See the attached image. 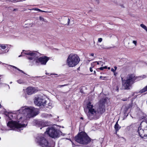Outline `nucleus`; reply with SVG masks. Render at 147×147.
Here are the masks:
<instances>
[{"mask_svg":"<svg viewBox=\"0 0 147 147\" xmlns=\"http://www.w3.org/2000/svg\"><path fill=\"white\" fill-rule=\"evenodd\" d=\"M42 117L45 118H49L52 117L51 114H47L45 113H43L42 115Z\"/></svg>","mask_w":147,"mask_h":147,"instance_id":"16","label":"nucleus"},{"mask_svg":"<svg viewBox=\"0 0 147 147\" xmlns=\"http://www.w3.org/2000/svg\"><path fill=\"white\" fill-rule=\"evenodd\" d=\"M99 69L101 70H103L104 69V67H100V68L97 69Z\"/></svg>","mask_w":147,"mask_h":147,"instance_id":"30","label":"nucleus"},{"mask_svg":"<svg viewBox=\"0 0 147 147\" xmlns=\"http://www.w3.org/2000/svg\"><path fill=\"white\" fill-rule=\"evenodd\" d=\"M1 140V138H0V140Z\"/></svg>","mask_w":147,"mask_h":147,"instance_id":"49","label":"nucleus"},{"mask_svg":"<svg viewBox=\"0 0 147 147\" xmlns=\"http://www.w3.org/2000/svg\"><path fill=\"white\" fill-rule=\"evenodd\" d=\"M17 10H18L17 9H14L13 10V11H17Z\"/></svg>","mask_w":147,"mask_h":147,"instance_id":"36","label":"nucleus"},{"mask_svg":"<svg viewBox=\"0 0 147 147\" xmlns=\"http://www.w3.org/2000/svg\"><path fill=\"white\" fill-rule=\"evenodd\" d=\"M28 9L30 10H35V11H39L43 12H48L47 11H45L41 10L40 9L37 8H32V9Z\"/></svg>","mask_w":147,"mask_h":147,"instance_id":"17","label":"nucleus"},{"mask_svg":"<svg viewBox=\"0 0 147 147\" xmlns=\"http://www.w3.org/2000/svg\"><path fill=\"white\" fill-rule=\"evenodd\" d=\"M127 100V98H123L122 99V100L123 101H126Z\"/></svg>","mask_w":147,"mask_h":147,"instance_id":"34","label":"nucleus"},{"mask_svg":"<svg viewBox=\"0 0 147 147\" xmlns=\"http://www.w3.org/2000/svg\"><path fill=\"white\" fill-rule=\"evenodd\" d=\"M111 71H113L114 73L115 72V70H114L113 68H112L111 69Z\"/></svg>","mask_w":147,"mask_h":147,"instance_id":"32","label":"nucleus"},{"mask_svg":"<svg viewBox=\"0 0 147 147\" xmlns=\"http://www.w3.org/2000/svg\"><path fill=\"white\" fill-rule=\"evenodd\" d=\"M14 117H15V115H15V114H14Z\"/></svg>","mask_w":147,"mask_h":147,"instance_id":"45","label":"nucleus"},{"mask_svg":"<svg viewBox=\"0 0 147 147\" xmlns=\"http://www.w3.org/2000/svg\"><path fill=\"white\" fill-rule=\"evenodd\" d=\"M80 61V59L76 54L71 53L68 56L67 64L69 67H73L77 65Z\"/></svg>","mask_w":147,"mask_h":147,"instance_id":"7","label":"nucleus"},{"mask_svg":"<svg viewBox=\"0 0 147 147\" xmlns=\"http://www.w3.org/2000/svg\"><path fill=\"white\" fill-rule=\"evenodd\" d=\"M147 91V85L141 90L139 92L140 93H143Z\"/></svg>","mask_w":147,"mask_h":147,"instance_id":"15","label":"nucleus"},{"mask_svg":"<svg viewBox=\"0 0 147 147\" xmlns=\"http://www.w3.org/2000/svg\"><path fill=\"white\" fill-rule=\"evenodd\" d=\"M70 22V20L69 18H68L67 21V25H69Z\"/></svg>","mask_w":147,"mask_h":147,"instance_id":"29","label":"nucleus"},{"mask_svg":"<svg viewBox=\"0 0 147 147\" xmlns=\"http://www.w3.org/2000/svg\"><path fill=\"white\" fill-rule=\"evenodd\" d=\"M0 64H1L3 66H6V65H8V66H9V65H8L7 64H5L3 63H2V62L1 61H0Z\"/></svg>","mask_w":147,"mask_h":147,"instance_id":"25","label":"nucleus"},{"mask_svg":"<svg viewBox=\"0 0 147 147\" xmlns=\"http://www.w3.org/2000/svg\"><path fill=\"white\" fill-rule=\"evenodd\" d=\"M143 78V77L141 76L136 77L133 74L128 75L126 80H123V78H121L122 88L123 89H129L131 84L134 81H139L142 79Z\"/></svg>","mask_w":147,"mask_h":147,"instance_id":"4","label":"nucleus"},{"mask_svg":"<svg viewBox=\"0 0 147 147\" xmlns=\"http://www.w3.org/2000/svg\"><path fill=\"white\" fill-rule=\"evenodd\" d=\"M108 69H110V67H108Z\"/></svg>","mask_w":147,"mask_h":147,"instance_id":"43","label":"nucleus"},{"mask_svg":"<svg viewBox=\"0 0 147 147\" xmlns=\"http://www.w3.org/2000/svg\"><path fill=\"white\" fill-rule=\"evenodd\" d=\"M114 75L115 76H116L117 73L115 72H114Z\"/></svg>","mask_w":147,"mask_h":147,"instance_id":"38","label":"nucleus"},{"mask_svg":"<svg viewBox=\"0 0 147 147\" xmlns=\"http://www.w3.org/2000/svg\"><path fill=\"white\" fill-rule=\"evenodd\" d=\"M115 128L116 131H117L120 128L118 123L117 122L115 125Z\"/></svg>","mask_w":147,"mask_h":147,"instance_id":"18","label":"nucleus"},{"mask_svg":"<svg viewBox=\"0 0 147 147\" xmlns=\"http://www.w3.org/2000/svg\"><path fill=\"white\" fill-rule=\"evenodd\" d=\"M106 100L102 99L100 101V104L98 107L96 109L95 107L90 102L88 103L84 109L88 119L90 120L98 119L100 114L105 111V103Z\"/></svg>","mask_w":147,"mask_h":147,"instance_id":"2","label":"nucleus"},{"mask_svg":"<svg viewBox=\"0 0 147 147\" xmlns=\"http://www.w3.org/2000/svg\"><path fill=\"white\" fill-rule=\"evenodd\" d=\"M39 20L40 21H43V22H45V20L44 18L41 16H40L39 17Z\"/></svg>","mask_w":147,"mask_h":147,"instance_id":"23","label":"nucleus"},{"mask_svg":"<svg viewBox=\"0 0 147 147\" xmlns=\"http://www.w3.org/2000/svg\"><path fill=\"white\" fill-rule=\"evenodd\" d=\"M140 125L138 127V134L142 138L146 139L147 138V129H142Z\"/></svg>","mask_w":147,"mask_h":147,"instance_id":"10","label":"nucleus"},{"mask_svg":"<svg viewBox=\"0 0 147 147\" xmlns=\"http://www.w3.org/2000/svg\"><path fill=\"white\" fill-rule=\"evenodd\" d=\"M21 56H22L21 55H20L19 56V57H21Z\"/></svg>","mask_w":147,"mask_h":147,"instance_id":"44","label":"nucleus"},{"mask_svg":"<svg viewBox=\"0 0 147 147\" xmlns=\"http://www.w3.org/2000/svg\"><path fill=\"white\" fill-rule=\"evenodd\" d=\"M114 68H115V69L114 70H115V71L116 70V69H117V67L116 66H115L114 67Z\"/></svg>","mask_w":147,"mask_h":147,"instance_id":"37","label":"nucleus"},{"mask_svg":"<svg viewBox=\"0 0 147 147\" xmlns=\"http://www.w3.org/2000/svg\"><path fill=\"white\" fill-rule=\"evenodd\" d=\"M68 85V84H64V85H59L58 86V87H59V88H61V87H63V86H67Z\"/></svg>","mask_w":147,"mask_h":147,"instance_id":"24","label":"nucleus"},{"mask_svg":"<svg viewBox=\"0 0 147 147\" xmlns=\"http://www.w3.org/2000/svg\"><path fill=\"white\" fill-rule=\"evenodd\" d=\"M92 68V67H90V70L91 72H92L93 71V69Z\"/></svg>","mask_w":147,"mask_h":147,"instance_id":"33","label":"nucleus"},{"mask_svg":"<svg viewBox=\"0 0 147 147\" xmlns=\"http://www.w3.org/2000/svg\"><path fill=\"white\" fill-rule=\"evenodd\" d=\"M106 78V77H103L102 76H100V79H101L102 78H104L102 79L103 80H104V78Z\"/></svg>","mask_w":147,"mask_h":147,"instance_id":"31","label":"nucleus"},{"mask_svg":"<svg viewBox=\"0 0 147 147\" xmlns=\"http://www.w3.org/2000/svg\"><path fill=\"white\" fill-rule=\"evenodd\" d=\"M37 123L39 125V127L41 126L42 127L46 126L48 125L47 123L44 122L43 121H40L38 122Z\"/></svg>","mask_w":147,"mask_h":147,"instance_id":"13","label":"nucleus"},{"mask_svg":"<svg viewBox=\"0 0 147 147\" xmlns=\"http://www.w3.org/2000/svg\"><path fill=\"white\" fill-rule=\"evenodd\" d=\"M140 26L145 30L147 32V27L145 25L143 24H141L140 25Z\"/></svg>","mask_w":147,"mask_h":147,"instance_id":"20","label":"nucleus"},{"mask_svg":"<svg viewBox=\"0 0 147 147\" xmlns=\"http://www.w3.org/2000/svg\"><path fill=\"white\" fill-rule=\"evenodd\" d=\"M0 119H1V117H0Z\"/></svg>","mask_w":147,"mask_h":147,"instance_id":"50","label":"nucleus"},{"mask_svg":"<svg viewBox=\"0 0 147 147\" xmlns=\"http://www.w3.org/2000/svg\"><path fill=\"white\" fill-rule=\"evenodd\" d=\"M51 75H57V74H51Z\"/></svg>","mask_w":147,"mask_h":147,"instance_id":"40","label":"nucleus"},{"mask_svg":"<svg viewBox=\"0 0 147 147\" xmlns=\"http://www.w3.org/2000/svg\"><path fill=\"white\" fill-rule=\"evenodd\" d=\"M12 83V82H10V83H11H11Z\"/></svg>","mask_w":147,"mask_h":147,"instance_id":"47","label":"nucleus"},{"mask_svg":"<svg viewBox=\"0 0 147 147\" xmlns=\"http://www.w3.org/2000/svg\"><path fill=\"white\" fill-rule=\"evenodd\" d=\"M96 63H97V64L98 65H99V64H100V63H101V61H100V62H97V61H96Z\"/></svg>","mask_w":147,"mask_h":147,"instance_id":"35","label":"nucleus"},{"mask_svg":"<svg viewBox=\"0 0 147 147\" xmlns=\"http://www.w3.org/2000/svg\"><path fill=\"white\" fill-rule=\"evenodd\" d=\"M46 100L41 97H36L35 98L34 102L35 104L38 106L45 105Z\"/></svg>","mask_w":147,"mask_h":147,"instance_id":"11","label":"nucleus"},{"mask_svg":"<svg viewBox=\"0 0 147 147\" xmlns=\"http://www.w3.org/2000/svg\"><path fill=\"white\" fill-rule=\"evenodd\" d=\"M104 67V69L107 68V67L106 66H105V67Z\"/></svg>","mask_w":147,"mask_h":147,"instance_id":"39","label":"nucleus"},{"mask_svg":"<svg viewBox=\"0 0 147 147\" xmlns=\"http://www.w3.org/2000/svg\"><path fill=\"white\" fill-rule=\"evenodd\" d=\"M18 112L21 114L24 115L26 117V119L33 117L39 113L38 109L32 107H23L21 108ZM3 113L6 116L8 117L11 120L7 123V126L10 128V130H14L19 131L18 129L22 127H25L27 125V120L26 119L24 121L22 120L23 117H20L18 120L17 121H14L12 119H13V115L11 113H7L6 111V110H3Z\"/></svg>","mask_w":147,"mask_h":147,"instance_id":"1","label":"nucleus"},{"mask_svg":"<svg viewBox=\"0 0 147 147\" xmlns=\"http://www.w3.org/2000/svg\"><path fill=\"white\" fill-rule=\"evenodd\" d=\"M42 127H40V129H42Z\"/></svg>","mask_w":147,"mask_h":147,"instance_id":"46","label":"nucleus"},{"mask_svg":"<svg viewBox=\"0 0 147 147\" xmlns=\"http://www.w3.org/2000/svg\"><path fill=\"white\" fill-rule=\"evenodd\" d=\"M9 66H11L15 69H17L18 70L21 71L22 73L25 74V73L24 72V71H22V70H20V69H19V68H18L17 67H16L15 66H14L13 65H9Z\"/></svg>","mask_w":147,"mask_h":147,"instance_id":"19","label":"nucleus"},{"mask_svg":"<svg viewBox=\"0 0 147 147\" xmlns=\"http://www.w3.org/2000/svg\"><path fill=\"white\" fill-rule=\"evenodd\" d=\"M8 44H0V54H4L8 52L11 47Z\"/></svg>","mask_w":147,"mask_h":147,"instance_id":"9","label":"nucleus"},{"mask_svg":"<svg viewBox=\"0 0 147 147\" xmlns=\"http://www.w3.org/2000/svg\"><path fill=\"white\" fill-rule=\"evenodd\" d=\"M102 38H99L98 39V41L99 42H101L102 41Z\"/></svg>","mask_w":147,"mask_h":147,"instance_id":"26","label":"nucleus"},{"mask_svg":"<svg viewBox=\"0 0 147 147\" xmlns=\"http://www.w3.org/2000/svg\"><path fill=\"white\" fill-rule=\"evenodd\" d=\"M43 134H39L36 138V141L39 145L42 147H53L55 145V143L53 141L49 142L45 138Z\"/></svg>","mask_w":147,"mask_h":147,"instance_id":"5","label":"nucleus"},{"mask_svg":"<svg viewBox=\"0 0 147 147\" xmlns=\"http://www.w3.org/2000/svg\"><path fill=\"white\" fill-rule=\"evenodd\" d=\"M80 119H83V117H81L80 118Z\"/></svg>","mask_w":147,"mask_h":147,"instance_id":"41","label":"nucleus"},{"mask_svg":"<svg viewBox=\"0 0 147 147\" xmlns=\"http://www.w3.org/2000/svg\"><path fill=\"white\" fill-rule=\"evenodd\" d=\"M37 91L36 88L32 87H29L26 90V93L28 95H31Z\"/></svg>","mask_w":147,"mask_h":147,"instance_id":"12","label":"nucleus"},{"mask_svg":"<svg viewBox=\"0 0 147 147\" xmlns=\"http://www.w3.org/2000/svg\"><path fill=\"white\" fill-rule=\"evenodd\" d=\"M90 56H92V57H96V56H94V54L93 53H91L90 54Z\"/></svg>","mask_w":147,"mask_h":147,"instance_id":"28","label":"nucleus"},{"mask_svg":"<svg viewBox=\"0 0 147 147\" xmlns=\"http://www.w3.org/2000/svg\"><path fill=\"white\" fill-rule=\"evenodd\" d=\"M21 54L26 55L27 59L30 61L32 60L33 63L36 65H38L39 63L42 65H45L49 59V58L46 56L39 57L40 54L35 51L23 50Z\"/></svg>","mask_w":147,"mask_h":147,"instance_id":"3","label":"nucleus"},{"mask_svg":"<svg viewBox=\"0 0 147 147\" xmlns=\"http://www.w3.org/2000/svg\"><path fill=\"white\" fill-rule=\"evenodd\" d=\"M47 102L46 101L45 104V105H44V106L45 107H46L48 108L49 109L51 108L52 107V103L49 102L48 104H47Z\"/></svg>","mask_w":147,"mask_h":147,"instance_id":"14","label":"nucleus"},{"mask_svg":"<svg viewBox=\"0 0 147 147\" xmlns=\"http://www.w3.org/2000/svg\"><path fill=\"white\" fill-rule=\"evenodd\" d=\"M1 107V104H0V107Z\"/></svg>","mask_w":147,"mask_h":147,"instance_id":"48","label":"nucleus"},{"mask_svg":"<svg viewBox=\"0 0 147 147\" xmlns=\"http://www.w3.org/2000/svg\"><path fill=\"white\" fill-rule=\"evenodd\" d=\"M96 62H92L91 64V67L92 68H93L95 65V63H96Z\"/></svg>","mask_w":147,"mask_h":147,"instance_id":"22","label":"nucleus"},{"mask_svg":"<svg viewBox=\"0 0 147 147\" xmlns=\"http://www.w3.org/2000/svg\"><path fill=\"white\" fill-rule=\"evenodd\" d=\"M94 74H95L96 73V71H94Z\"/></svg>","mask_w":147,"mask_h":147,"instance_id":"42","label":"nucleus"},{"mask_svg":"<svg viewBox=\"0 0 147 147\" xmlns=\"http://www.w3.org/2000/svg\"><path fill=\"white\" fill-rule=\"evenodd\" d=\"M75 141L80 144L86 145L90 142V139L84 132L79 133L75 138Z\"/></svg>","mask_w":147,"mask_h":147,"instance_id":"6","label":"nucleus"},{"mask_svg":"<svg viewBox=\"0 0 147 147\" xmlns=\"http://www.w3.org/2000/svg\"><path fill=\"white\" fill-rule=\"evenodd\" d=\"M45 133L49 134L50 137L55 138L59 137L61 132L53 127H50L48 128Z\"/></svg>","mask_w":147,"mask_h":147,"instance_id":"8","label":"nucleus"},{"mask_svg":"<svg viewBox=\"0 0 147 147\" xmlns=\"http://www.w3.org/2000/svg\"><path fill=\"white\" fill-rule=\"evenodd\" d=\"M133 43H134L135 46H136L137 45V41L136 40H134L133 41Z\"/></svg>","mask_w":147,"mask_h":147,"instance_id":"27","label":"nucleus"},{"mask_svg":"<svg viewBox=\"0 0 147 147\" xmlns=\"http://www.w3.org/2000/svg\"><path fill=\"white\" fill-rule=\"evenodd\" d=\"M17 82L19 84H22L23 82V81L21 79H19L17 81Z\"/></svg>","mask_w":147,"mask_h":147,"instance_id":"21","label":"nucleus"}]
</instances>
